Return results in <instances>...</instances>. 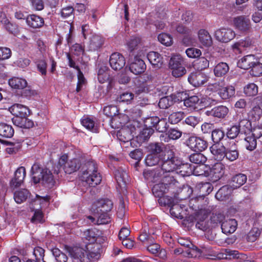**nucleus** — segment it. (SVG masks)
Here are the masks:
<instances>
[{
    "mask_svg": "<svg viewBox=\"0 0 262 262\" xmlns=\"http://www.w3.org/2000/svg\"><path fill=\"white\" fill-rule=\"evenodd\" d=\"M161 158V168L143 172L145 179L155 182L164 173H171L178 169L181 161L176 156L174 146L167 145Z\"/></svg>",
    "mask_w": 262,
    "mask_h": 262,
    "instance_id": "nucleus-1",
    "label": "nucleus"
},
{
    "mask_svg": "<svg viewBox=\"0 0 262 262\" xmlns=\"http://www.w3.org/2000/svg\"><path fill=\"white\" fill-rule=\"evenodd\" d=\"M9 111L14 116L12 121L15 125L23 128H30L34 126L33 120L28 118L31 111L27 106L15 103L9 108Z\"/></svg>",
    "mask_w": 262,
    "mask_h": 262,
    "instance_id": "nucleus-2",
    "label": "nucleus"
},
{
    "mask_svg": "<svg viewBox=\"0 0 262 262\" xmlns=\"http://www.w3.org/2000/svg\"><path fill=\"white\" fill-rule=\"evenodd\" d=\"M98 165L94 160L87 161L82 168V180L90 187H95L102 181V177L98 170Z\"/></svg>",
    "mask_w": 262,
    "mask_h": 262,
    "instance_id": "nucleus-3",
    "label": "nucleus"
},
{
    "mask_svg": "<svg viewBox=\"0 0 262 262\" xmlns=\"http://www.w3.org/2000/svg\"><path fill=\"white\" fill-rule=\"evenodd\" d=\"M58 164L60 167H63L64 172L68 174L78 170L81 165L80 161L78 159L74 158L68 161V156L66 154L60 157Z\"/></svg>",
    "mask_w": 262,
    "mask_h": 262,
    "instance_id": "nucleus-4",
    "label": "nucleus"
},
{
    "mask_svg": "<svg viewBox=\"0 0 262 262\" xmlns=\"http://www.w3.org/2000/svg\"><path fill=\"white\" fill-rule=\"evenodd\" d=\"M197 187L200 189L202 195L191 199L189 202V206L195 210H202L203 207H200L199 204L194 205V203H198L200 200H203V196L208 195L213 190V187L209 182H201L198 184Z\"/></svg>",
    "mask_w": 262,
    "mask_h": 262,
    "instance_id": "nucleus-5",
    "label": "nucleus"
},
{
    "mask_svg": "<svg viewBox=\"0 0 262 262\" xmlns=\"http://www.w3.org/2000/svg\"><path fill=\"white\" fill-rule=\"evenodd\" d=\"M183 59L180 55H173L170 59L169 65L172 70V75L175 77H180L186 73L183 66Z\"/></svg>",
    "mask_w": 262,
    "mask_h": 262,
    "instance_id": "nucleus-6",
    "label": "nucleus"
},
{
    "mask_svg": "<svg viewBox=\"0 0 262 262\" xmlns=\"http://www.w3.org/2000/svg\"><path fill=\"white\" fill-rule=\"evenodd\" d=\"M187 146L196 152H202L207 149L208 143L205 140L195 136H191L186 140Z\"/></svg>",
    "mask_w": 262,
    "mask_h": 262,
    "instance_id": "nucleus-7",
    "label": "nucleus"
},
{
    "mask_svg": "<svg viewBox=\"0 0 262 262\" xmlns=\"http://www.w3.org/2000/svg\"><path fill=\"white\" fill-rule=\"evenodd\" d=\"M214 36L219 41L226 43L235 37V33L229 28H222L215 31Z\"/></svg>",
    "mask_w": 262,
    "mask_h": 262,
    "instance_id": "nucleus-8",
    "label": "nucleus"
},
{
    "mask_svg": "<svg viewBox=\"0 0 262 262\" xmlns=\"http://www.w3.org/2000/svg\"><path fill=\"white\" fill-rule=\"evenodd\" d=\"M209 79L208 76L202 71H196L191 73L188 77L189 82L195 87L204 85Z\"/></svg>",
    "mask_w": 262,
    "mask_h": 262,
    "instance_id": "nucleus-9",
    "label": "nucleus"
},
{
    "mask_svg": "<svg viewBox=\"0 0 262 262\" xmlns=\"http://www.w3.org/2000/svg\"><path fill=\"white\" fill-rule=\"evenodd\" d=\"M176 199L169 196H161L159 198L158 200V202L161 206H168L170 207V214L177 217L178 218L180 215V212H176L175 210L177 208L180 209V206L179 204H177L175 202Z\"/></svg>",
    "mask_w": 262,
    "mask_h": 262,
    "instance_id": "nucleus-10",
    "label": "nucleus"
},
{
    "mask_svg": "<svg viewBox=\"0 0 262 262\" xmlns=\"http://www.w3.org/2000/svg\"><path fill=\"white\" fill-rule=\"evenodd\" d=\"M113 206L112 201L108 199H101L96 201L92 209L94 213H99L101 212L110 211Z\"/></svg>",
    "mask_w": 262,
    "mask_h": 262,
    "instance_id": "nucleus-11",
    "label": "nucleus"
},
{
    "mask_svg": "<svg viewBox=\"0 0 262 262\" xmlns=\"http://www.w3.org/2000/svg\"><path fill=\"white\" fill-rule=\"evenodd\" d=\"M250 125V122L246 119L241 120L238 125H232L227 129V138L230 139L236 138L240 133L241 127L242 126H245L248 128Z\"/></svg>",
    "mask_w": 262,
    "mask_h": 262,
    "instance_id": "nucleus-12",
    "label": "nucleus"
},
{
    "mask_svg": "<svg viewBox=\"0 0 262 262\" xmlns=\"http://www.w3.org/2000/svg\"><path fill=\"white\" fill-rule=\"evenodd\" d=\"M109 63L111 67L115 71L122 69L125 64V59L120 53L115 52L110 56Z\"/></svg>",
    "mask_w": 262,
    "mask_h": 262,
    "instance_id": "nucleus-13",
    "label": "nucleus"
},
{
    "mask_svg": "<svg viewBox=\"0 0 262 262\" xmlns=\"http://www.w3.org/2000/svg\"><path fill=\"white\" fill-rule=\"evenodd\" d=\"M229 113V108L225 105H220L213 107L211 110H208L205 114L217 119H224Z\"/></svg>",
    "mask_w": 262,
    "mask_h": 262,
    "instance_id": "nucleus-14",
    "label": "nucleus"
},
{
    "mask_svg": "<svg viewBox=\"0 0 262 262\" xmlns=\"http://www.w3.org/2000/svg\"><path fill=\"white\" fill-rule=\"evenodd\" d=\"M101 246L97 243L89 244L86 246V258L91 261L98 260L101 256Z\"/></svg>",
    "mask_w": 262,
    "mask_h": 262,
    "instance_id": "nucleus-15",
    "label": "nucleus"
},
{
    "mask_svg": "<svg viewBox=\"0 0 262 262\" xmlns=\"http://www.w3.org/2000/svg\"><path fill=\"white\" fill-rule=\"evenodd\" d=\"M225 168V166L222 163L217 162L210 168L208 176L213 181L216 182L224 175Z\"/></svg>",
    "mask_w": 262,
    "mask_h": 262,
    "instance_id": "nucleus-16",
    "label": "nucleus"
},
{
    "mask_svg": "<svg viewBox=\"0 0 262 262\" xmlns=\"http://www.w3.org/2000/svg\"><path fill=\"white\" fill-rule=\"evenodd\" d=\"M146 64L138 56H135L133 61L130 63L129 69L135 75L140 74L146 70Z\"/></svg>",
    "mask_w": 262,
    "mask_h": 262,
    "instance_id": "nucleus-17",
    "label": "nucleus"
},
{
    "mask_svg": "<svg viewBox=\"0 0 262 262\" xmlns=\"http://www.w3.org/2000/svg\"><path fill=\"white\" fill-rule=\"evenodd\" d=\"M64 249L72 257L78 259L81 262H85L86 251L83 249L77 247H72L68 245L64 246Z\"/></svg>",
    "mask_w": 262,
    "mask_h": 262,
    "instance_id": "nucleus-18",
    "label": "nucleus"
},
{
    "mask_svg": "<svg viewBox=\"0 0 262 262\" xmlns=\"http://www.w3.org/2000/svg\"><path fill=\"white\" fill-rule=\"evenodd\" d=\"M26 21L27 25L32 29H39L43 26L45 20L41 16L32 14L28 15Z\"/></svg>",
    "mask_w": 262,
    "mask_h": 262,
    "instance_id": "nucleus-19",
    "label": "nucleus"
},
{
    "mask_svg": "<svg viewBox=\"0 0 262 262\" xmlns=\"http://www.w3.org/2000/svg\"><path fill=\"white\" fill-rule=\"evenodd\" d=\"M126 48L129 54L132 55L140 51L142 44L141 39L136 36H132L126 42Z\"/></svg>",
    "mask_w": 262,
    "mask_h": 262,
    "instance_id": "nucleus-20",
    "label": "nucleus"
},
{
    "mask_svg": "<svg viewBox=\"0 0 262 262\" xmlns=\"http://www.w3.org/2000/svg\"><path fill=\"white\" fill-rule=\"evenodd\" d=\"M39 178V183L41 182L46 187L51 188L55 184V181L52 172L47 169L42 172Z\"/></svg>",
    "mask_w": 262,
    "mask_h": 262,
    "instance_id": "nucleus-21",
    "label": "nucleus"
},
{
    "mask_svg": "<svg viewBox=\"0 0 262 262\" xmlns=\"http://www.w3.org/2000/svg\"><path fill=\"white\" fill-rule=\"evenodd\" d=\"M257 58L254 55L250 54L244 56L237 62V66L241 69L249 70L256 62Z\"/></svg>",
    "mask_w": 262,
    "mask_h": 262,
    "instance_id": "nucleus-22",
    "label": "nucleus"
},
{
    "mask_svg": "<svg viewBox=\"0 0 262 262\" xmlns=\"http://www.w3.org/2000/svg\"><path fill=\"white\" fill-rule=\"evenodd\" d=\"M226 149L225 146L216 143L213 144L210 147V152L214 156L215 159L219 161H221L225 158Z\"/></svg>",
    "mask_w": 262,
    "mask_h": 262,
    "instance_id": "nucleus-23",
    "label": "nucleus"
},
{
    "mask_svg": "<svg viewBox=\"0 0 262 262\" xmlns=\"http://www.w3.org/2000/svg\"><path fill=\"white\" fill-rule=\"evenodd\" d=\"M154 132V129L153 128H148L144 126L143 129L140 132L139 134L136 136V138L132 140L130 144H132L136 141L140 146L142 143L147 141Z\"/></svg>",
    "mask_w": 262,
    "mask_h": 262,
    "instance_id": "nucleus-24",
    "label": "nucleus"
},
{
    "mask_svg": "<svg viewBox=\"0 0 262 262\" xmlns=\"http://www.w3.org/2000/svg\"><path fill=\"white\" fill-rule=\"evenodd\" d=\"M237 226V221L233 219L225 220L221 224L222 232L226 234L233 233L236 230Z\"/></svg>",
    "mask_w": 262,
    "mask_h": 262,
    "instance_id": "nucleus-25",
    "label": "nucleus"
},
{
    "mask_svg": "<svg viewBox=\"0 0 262 262\" xmlns=\"http://www.w3.org/2000/svg\"><path fill=\"white\" fill-rule=\"evenodd\" d=\"M199 40L200 43L206 47H211L213 41L211 35L208 31L205 29H201L198 33Z\"/></svg>",
    "mask_w": 262,
    "mask_h": 262,
    "instance_id": "nucleus-26",
    "label": "nucleus"
},
{
    "mask_svg": "<svg viewBox=\"0 0 262 262\" xmlns=\"http://www.w3.org/2000/svg\"><path fill=\"white\" fill-rule=\"evenodd\" d=\"M114 175L118 186L120 188L124 187L126 185V181L128 177L126 171L121 167H119L115 170Z\"/></svg>",
    "mask_w": 262,
    "mask_h": 262,
    "instance_id": "nucleus-27",
    "label": "nucleus"
},
{
    "mask_svg": "<svg viewBox=\"0 0 262 262\" xmlns=\"http://www.w3.org/2000/svg\"><path fill=\"white\" fill-rule=\"evenodd\" d=\"M235 93V88L232 85L223 86L219 89L217 94L220 98L224 100H228L233 97Z\"/></svg>",
    "mask_w": 262,
    "mask_h": 262,
    "instance_id": "nucleus-28",
    "label": "nucleus"
},
{
    "mask_svg": "<svg viewBox=\"0 0 262 262\" xmlns=\"http://www.w3.org/2000/svg\"><path fill=\"white\" fill-rule=\"evenodd\" d=\"M234 24L236 28L242 31H246L250 28V19L243 16L235 17Z\"/></svg>",
    "mask_w": 262,
    "mask_h": 262,
    "instance_id": "nucleus-29",
    "label": "nucleus"
},
{
    "mask_svg": "<svg viewBox=\"0 0 262 262\" xmlns=\"http://www.w3.org/2000/svg\"><path fill=\"white\" fill-rule=\"evenodd\" d=\"M147 58L155 68H160L163 63V57L157 52H149L147 55Z\"/></svg>",
    "mask_w": 262,
    "mask_h": 262,
    "instance_id": "nucleus-30",
    "label": "nucleus"
},
{
    "mask_svg": "<svg viewBox=\"0 0 262 262\" xmlns=\"http://www.w3.org/2000/svg\"><path fill=\"white\" fill-rule=\"evenodd\" d=\"M229 71V67L226 62H220L215 65L213 69L214 74L216 77L225 76Z\"/></svg>",
    "mask_w": 262,
    "mask_h": 262,
    "instance_id": "nucleus-31",
    "label": "nucleus"
},
{
    "mask_svg": "<svg viewBox=\"0 0 262 262\" xmlns=\"http://www.w3.org/2000/svg\"><path fill=\"white\" fill-rule=\"evenodd\" d=\"M226 156L225 158L230 162H233L238 159L239 151L235 142H233L232 146L230 147H226Z\"/></svg>",
    "mask_w": 262,
    "mask_h": 262,
    "instance_id": "nucleus-32",
    "label": "nucleus"
},
{
    "mask_svg": "<svg viewBox=\"0 0 262 262\" xmlns=\"http://www.w3.org/2000/svg\"><path fill=\"white\" fill-rule=\"evenodd\" d=\"M156 236L154 232L151 233L149 229L147 230L145 227L141 231L138 238L142 243H151L155 242Z\"/></svg>",
    "mask_w": 262,
    "mask_h": 262,
    "instance_id": "nucleus-33",
    "label": "nucleus"
},
{
    "mask_svg": "<svg viewBox=\"0 0 262 262\" xmlns=\"http://www.w3.org/2000/svg\"><path fill=\"white\" fill-rule=\"evenodd\" d=\"M14 134V129L11 125L5 123H0V136L3 138H10Z\"/></svg>",
    "mask_w": 262,
    "mask_h": 262,
    "instance_id": "nucleus-34",
    "label": "nucleus"
},
{
    "mask_svg": "<svg viewBox=\"0 0 262 262\" xmlns=\"http://www.w3.org/2000/svg\"><path fill=\"white\" fill-rule=\"evenodd\" d=\"M258 99V97H256L254 98L252 101L251 106H252V108L249 112V115L255 121L258 120L262 115V109L259 105H255L257 103Z\"/></svg>",
    "mask_w": 262,
    "mask_h": 262,
    "instance_id": "nucleus-35",
    "label": "nucleus"
},
{
    "mask_svg": "<svg viewBox=\"0 0 262 262\" xmlns=\"http://www.w3.org/2000/svg\"><path fill=\"white\" fill-rule=\"evenodd\" d=\"M166 146L162 143H153L149 145L148 149L151 154L160 156L161 158H162Z\"/></svg>",
    "mask_w": 262,
    "mask_h": 262,
    "instance_id": "nucleus-36",
    "label": "nucleus"
},
{
    "mask_svg": "<svg viewBox=\"0 0 262 262\" xmlns=\"http://www.w3.org/2000/svg\"><path fill=\"white\" fill-rule=\"evenodd\" d=\"M9 85L14 89H24L27 85V81L23 78L12 77L8 81Z\"/></svg>",
    "mask_w": 262,
    "mask_h": 262,
    "instance_id": "nucleus-37",
    "label": "nucleus"
},
{
    "mask_svg": "<svg viewBox=\"0 0 262 262\" xmlns=\"http://www.w3.org/2000/svg\"><path fill=\"white\" fill-rule=\"evenodd\" d=\"M30 193L27 189H21L14 193V199L17 204H21L30 196Z\"/></svg>",
    "mask_w": 262,
    "mask_h": 262,
    "instance_id": "nucleus-38",
    "label": "nucleus"
},
{
    "mask_svg": "<svg viewBox=\"0 0 262 262\" xmlns=\"http://www.w3.org/2000/svg\"><path fill=\"white\" fill-rule=\"evenodd\" d=\"M169 189V186H166L162 182L155 184L152 188V192L156 197L160 198L167 193Z\"/></svg>",
    "mask_w": 262,
    "mask_h": 262,
    "instance_id": "nucleus-39",
    "label": "nucleus"
},
{
    "mask_svg": "<svg viewBox=\"0 0 262 262\" xmlns=\"http://www.w3.org/2000/svg\"><path fill=\"white\" fill-rule=\"evenodd\" d=\"M246 181L247 176L243 173H238L232 178L230 184L233 188H237L243 185Z\"/></svg>",
    "mask_w": 262,
    "mask_h": 262,
    "instance_id": "nucleus-40",
    "label": "nucleus"
},
{
    "mask_svg": "<svg viewBox=\"0 0 262 262\" xmlns=\"http://www.w3.org/2000/svg\"><path fill=\"white\" fill-rule=\"evenodd\" d=\"M34 62L36 66L37 70L41 75H46L47 74V63L45 58L43 56L36 57L34 59Z\"/></svg>",
    "mask_w": 262,
    "mask_h": 262,
    "instance_id": "nucleus-41",
    "label": "nucleus"
},
{
    "mask_svg": "<svg viewBox=\"0 0 262 262\" xmlns=\"http://www.w3.org/2000/svg\"><path fill=\"white\" fill-rule=\"evenodd\" d=\"M104 40L99 35H93L91 39L89 48L91 51H97L103 45Z\"/></svg>",
    "mask_w": 262,
    "mask_h": 262,
    "instance_id": "nucleus-42",
    "label": "nucleus"
},
{
    "mask_svg": "<svg viewBox=\"0 0 262 262\" xmlns=\"http://www.w3.org/2000/svg\"><path fill=\"white\" fill-rule=\"evenodd\" d=\"M231 193V189L228 185L222 186L216 193L215 198L221 201H225L229 199Z\"/></svg>",
    "mask_w": 262,
    "mask_h": 262,
    "instance_id": "nucleus-43",
    "label": "nucleus"
},
{
    "mask_svg": "<svg viewBox=\"0 0 262 262\" xmlns=\"http://www.w3.org/2000/svg\"><path fill=\"white\" fill-rule=\"evenodd\" d=\"M108 68L105 66H101L97 72V78L99 82L103 83L107 82L110 77L108 72Z\"/></svg>",
    "mask_w": 262,
    "mask_h": 262,
    "instance_id": "nucleus-44",
    "label": "nucleus"
},
{
    "mask_svg": "<svg viewBox=\"0 0 262 262\" xmlns=\"http://www.w3.org/2000/svg\"><path fill=\"white\" fill-rule=\"evenodd\" d=\"M251 41L250 38H246L245 39H241L235 42L232 46V49L234 51L241 53L242 50L245 48H248L251 45Z\"/></svg>",
    "mask_w": 262,
    "mask_h": 262,
    "instance_id": "nucleus-45",
    "label": "nucleus"
},
{
    "mask_svg": "<svg viewBox=\"0 0 262 262\" xmlns=\"http://www.w3.org/2000/svg\"><path fill=\"white\" fill-rule=\"evenodd\" d=\"M209 61L204 57L200 56L194 60L193 62V67L199 71L206 69L209 67Z\"/></svg>",
    "mask_w": 262,
    "mask_h": 262,
    "instance_id": "nucleus-46",
    "label": "nucleus"
},
{
    "mask_svg": "<svg viewBox=\"0 0 262 262\" xmlns=\"http://www.w3.org/2000/svg\"><path fill=\"white\" fill-rule=\"evenodd\" d=\"M189 161L196 164L203 165L207 161V158L201 152L193 153L189 156Z\"/></svg>",
    "mask_w": 262,
    "mask_h": 262,
    "instance_id": "nucleus-47",
    "label": "nucleus"
},
{
    "mask_svg": "<svg viewBox=\"0 0 262 262\" xmlns=\"http://www.w3.org/2000/svg\"><path fill=\"white\" fill-rule=\"evenodd\" d=\"M46 169H43L39 167V165L37 164H34L32 166L31 172H32V179L34 184H37L39 183L40 174L42 173L43 171H45Z\"/></svg>",
    "mask_w": 262,
    "mask_h": 262,
    "instance_id": "nucleus-48",
    "label": "nucleus"
},
{
    "mask_svg": "<svg viewBox=\"0 0 262 262\" xmlns=\"http://www.w3.org/2000/svg\"><path fill=\"white\" fill-rule=\"evenodd\" d=\"M81 123L86 129L93 133L98 132V128L95 126V122L93 119L88 117L84 118L81 119Z\"/></svg>",
    "mask_w": 262,
    "mask_h": 262,
    "instance_id": "nucleus-49",
    "label": "nucleus"
},
{
    "mask_svg": "<svg viewBox=\"0 0 262 262\" xmlns=\"http://www.w3.org/2000/svg\"><path fill=\"white\" fill-rule=\"evenodd\" d=\"M255 63L249 69L250 74L253 77H259L262 75V63L259 62V59L256 60Z\"/></svg>",
    "mask_w": 262,
    "mask_h": 262,
    "instance_id": "nucleus-50",
    "label": "nucleus"
},
{
    "mask_svg": "<svg viewBox=\"0 0 262 262\" xmlns=\"http://www.w3.org/2000/svg\"><path fill=\"white\" fill-rule=\"evenodd\" d=\"M178 173H180L183 177L189 176L193 173V168L190 164L188 163L183 164L181 161V164L178 169Z\"/></svg>",
    "mask_w": 262,
    "mask_h": 262,
    "instance_id": "nucleus-51",
    "label": "nucleus"
},
{
    "mask_svg": "<svg viewBox=\"0 0 262 262\" xmlns=\"http://www.w3.org/2000/svg\"><path fill=\"white\" fill-rule=\"evenodd\" d=\"M84 238L90 242H96L97 237L99 236V231L95 229H89L84 232Z\"/></svg>",
    "mask_w": 262,
    "mask_h": 262,
    "instance_id": "nucleus-52",
    "label": "nucleus"
},
{
    "mask_svg": "<svg viewBox=\"0 0 262 262\" xmlns=\"http://www.w3.org/2000/svg\"><path fill=\"white\" fill-rule=\"evenodd\" d=\"M225 136V132L222 128L214 129L211 134L212 140L214 144H219L224 139Z\"/></svg>",
    "mask_w": 262,
    "mask_h": 262,
    "instance_id": "nucleus-53",
    "label": "nucleus"
},
{
    "mask_svg": "<svg viewBox=\"0 0 262 262\" xmlns=\"http://www.w3.org/2000/svg\"><path fill=\"white\" fill-rule=\"evenodd\" d=\"M245 146L247 150H254L257 146L256 139L251 135L246 136L245 138Z\"/></svg>",
    "mask_w": 262,
    "mask_h": 262,
    "instance_id": "nucleus-54",
    "label": "nucleus"
},
{
    "mask_svg": "<svg viewBox=\"0 0 262 262\" xmlns=\"http://www.w3.org/2000/svg\"><path fill=\"white\" fill-rule=\"evenodd\" d=\"M45 222L44 214L41 209H36L32 218L31 222L34 224H42Z\"/></svg>",
    "mask_w": 262,
    "mask_h": 262,
    "instance_id": "nucleus-55",
    "label": "nucleus"
},
{
    "mask_svg": "<svg viewBox=\"0 0 262 262\" xmlns=\"http://www.w3.org/2000/svg\"><path fill=\"white\" fill-rule=\"evenodd\" d=\"M185 117L184 112L179 111L171 114L168 117V121L172 124H177Z\"/></svg>",
    "mask_w": 262,
    "mask_h": 262,
    "instance_id": "nucleus-56",
    "label": "nucleus"
},
{
    "mask_svg": "<svg viewBox=\"0 0 262 262\" xmlns=\"http://www.w3.org/2000/svg\"><path fill=\"white\" fill-rule=\"evenodd\" d=\"M145 162L146 165L152 166L158 164L160 162H161V158L160 156L150 154L146 156Z\"/></svg>",
    "mask_w": 262,
    "mask_h": 262,
    "instance_id": "nucleus-57",
    "label": "nucleus"
},
{
    "mask_svg": "<svg viewBox=\"0 0 262 262\" xmlns=\"http://www.w3.org/2000/svg\"><path fill=\"white\" fill-rule=\"evenodd\" d=\"M158 39L159 42L167 47L170 46L173 42L172 36L165 33H160L158 36Z\"/></svg>",
    "mask_w": 262,
    "mask_h": 262,
    "instance_id": "nucleus-58",
    "label": "nucleus"
},
{
    "mask_svg": "<svg viewBox=\"0 0 262 262\" xmlns=\"http://www.w3.org/2000/svg\"><path fill=\"white\" fill-rule=\"evenodd\" d=\"M244 92L247 96H255L258 93V86L254 83H249L244 88Z\"/></svg>",
    "mask_w": 262,
    "mask_h": 262,
    "instance_id": "nucleus-59",
    "label": "nucleus"
},
{
    "mask_svg": "<svg viewBox=\"0 0 262 262\" xmlns=\"http://www.w3.org/2000/svg\"><path fill=\"white\" fill-rule=\"evenodd\" d=\"M52 252L57 262H67L68 256L66 254L61 252L58 248H54Z\"/></svg>",
    "mask_w": 262,
    "mask_h": 262,
    "instance_id": "nucleus-60",
    "label": "nucleus"
},
{
    "mask_svg": "<svg viewBox=\"0 0 262 262\" xmlns=\"http://www.w3.org/2000/svg\"><path fill=\"white\" fill-rule=\"evenodd\" d=\"M97 217V224H106L110 222V218L107 212H101L99 213H94Z\"/></svg>",
    "mask_w": 262,
    "mask_h": 262,
    "instance_id": "nucleus-61",
    "label": "nucleus"
},
{
    "mask_svg": "<svg viewBox=\"0 0 262 262\" xmlns=\"http://www.w3.org/2000/svg\"><path fill=\"white\" fill-rule=\"evenodd\" d=\"M103 112L105 116L111 118L116 116L118 114L117 107L113 105L104 106Z\"/></svg>",
    "mask_w": 262,
    "mask_h": 262,
    "instance_id": "nucleus-62",
    "label": "nucleus"
},
{
    "mask_svg": "<svg viewBox=\"0 0 262 262\" xmlns=\"http://www.w3.org/2000/svg\"><path fill=\"white\" fill-rule=\"evenodd\" d=\"M45 250L41 247H36L34 248L33 255L36 259L42 262H46L44 260Z\"/></svg>",
    "mask_w": 262,
    "mask_h": 262,
    "instance_id": "nucleus-63",
    "label": "nucleus"
},
{
    "mask_svg": "<svg viewBox=\"0 0 262 262\" xmlns=\"http://www.w3.org/2000/svg\"><path fill=\"white\" fill-rule=\"evenodd\" d=\"M182 135V132L178 128H170L167 132L168 138L172 140L179 139Z\"/></svg>",
    "mask_w": 262,
    "mask_h": 262,
    "instance_id": "nucleus-64",
    "label": "nucleus"
}]
</instances>
